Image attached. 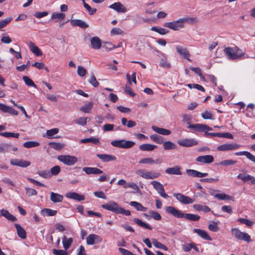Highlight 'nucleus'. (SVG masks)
<instances>
[{"label": "nucleus", "mask_w": 255, "mask_h": 255, "mask_svg": "<svg viewBox=\"0 0 255 255\" xmlns=\"http://www.w3.org/2000/svg\"><path fill=\"white\" fill-rule=\"evenodd\" d=\"M165 210L166 213L177 218H184L190 221H198L200 219V216L198 215L183 213L173 206H167L166 207Z\"/></svg>", "instance_id": "obj_1"}, {"label": "nucleus", "mask_w": 255, "mask_h": 255, "mask_svg": "<svg viewBox=\"0 0 255 255\" xmlns=\"http://www.w3.org/2000/svg\"><path fill=\"white\" fill-rule=\"evenodd\" d=\"M101 207L105 210L112 211L117 214H120L128 216L131 214L130 211L125 210L114 201H110L106 204L102 205Z\"/></svg>", "instance_id": "obj_2"}, {"label": "nucleus", "mask_w": 255, "mask_h": 255, "mask_svg": "<svg viewBox=\"0 0 255 255\" xmlns=\"http://www.w3.org/2000/svg\"><path fill=\"white\" fill-rule=\"evenodd\" d=\"M232 236L239 240L247 243L251 242V236L247 233L241 232L238 228H232L231 230Z\"/></svg>", "instance_id": "obj_3"}, {"label": "nucleus", "mask_w": 255, "mask_h": 255, "mask_svg": "<svg viewBox=\"0 0 255 255\" xmlns=\"http://www.w3.org/2000/svg\"><path fill=\"white\" fill-rule=\"evenodd\" d=\"M232 236L239 240L247 243L251 242V236L247 233L241 232L238 228H232L231 230Z\"/></svg>", "instance_id": "obj_4"}, {"label": "nucleus", "mask_w": 255, "mask_h": 255, "mask_svg": "<svg viewBox=\"0 0 255 255\" xmlns=\"http://www.w3.org/2000/svg\"><path fill=\"white\" fill-rule=\"evenodd\" d=\"M232 236L239 240L247 243L251 242V236L247 233L241 232L238 228H232L231 230Z\"/></svg>", "instance_id": "obj_5"}, {"label": "nucleus", "mask_w": 255, "mask_h": 255, "mask_svg": "<svg viewBox=\"0 0 255 255\" xmlns=\"http://www.w3.org/2000/svg\"><path fill=\"white\" fill-rule=\"evenodd\" d=\"M136 173L141 177L147 179H153L160 176L159 173L153 171H147L143 169L138 170Z\"/></svg>", "instance_id": "obj_6"}, {"label": "nucleus", "mask_w": 255, "mask_h": 255, "mask_svg": "<svg viewBox=\"0 0 255 255\" xmlns=\"http://www.w3.org/2000/svg\"><path fill=\"white\" fill-rule=\"evenodd\" d=\"M58 159L64 164L71 166L76 163L78 159L76 157L69 155H62L58 157Z\"/></svg>", "instance_id": "obj_7"}, {"label": "nucleus", "mask_w": 255, "mask_h": 255, "mask_svg": "<svg viewBox=\"0 0 255 255\" xmlns=\"http://www.w3.org/2000/svg\"><path fill=\"white\" fill-rule=\"evenodd\" d=\"M163 26L175 31L179 30L184 27L181 18L172 22H165Z\"/></svg>", "instance_id": "obj_8"}, {"label": "nucleus", "mask_w": 255, "mask_h": 255, "mask_svg": "<svg viewBox=\"0 0 255 255\" xmlns=\"http://www.w3.org/2000/svg\"><path fill=\"white\" fill-rule=\"evenodd\" d=\"M173 196L175 197L179 202L184 204H190L194 202V199L181 193H175L173 194Z\"/></svg>", "instance_id": "obj_9"}, {"label": "nucleus", "mask_w": 255, "mask_h": 255, "mask_svg": "<svg viewBox=\"0 0 255 255\" xmlns=\"http://www.w3.org/2000/svg\"><path fill=\"white\" fill-rule=\"evenodd\" d=\"M173 196L175 197L179 202L184 204H190L194 202V199L181 193H175L173 194Z\"/></svg>", "instance_id": "obj_10"}, {"label": "nucleus", "mask_w": 255, "mask_h": 255, "mask_svg": "<svg viewBox=\"0 0 255 255\" xmlns=\"http://www.w3.org/2000/svg\"><path fill=\"white\" fill-rule=\"evenodd\" d=\"M151 184L162 197L167 198L169 197L168 195L165 193L163 185L159 182L153 181L151 182Z\"/></svg>", "instance_id": "obj_11"}, {"label": "nucleus", "mask_w": 255, "mask_h": 255, "mask_svg": "<svg viewBox=\"0 0 255 255\" xmlns=\"http://www.w3.org/2000/svg\"><path fill=\"white\" fill-rule=\"evenodd\" d=\"M102 242V238L100 236L96 234H90L86 238L87 244L89 245L100 243Z\"/></svg>", "instance_id": "obj_12"}, {"label": "nucleus", "mask_w": 255, "mask_h": 255, "mask_svg": "<svg viewBox=\"0 0 255 255\" xmlns=\"http://www.w3.org/2000/svg\"><path fill=\"white\" fill-rule=\"evenodd\" d=\"M10 163L12 165L18 166L23 168L29 166L31 164V162L29 161L18 159H11Z\"/></svg>", "instance_id": "obj_13"}, {"label": "nucleus", "mask_w": 255, "mask_h": 255, "mask_svg": "<svg viewBox=\"0 0 255 255\" xmlns=\"http://www.w3.org/2000/svg\"><path fill=\"white\" fill-rule=\"evenodd\" d=\"M190 127L197 131H202L204 132L205 133L206 131L212 130V128H211L209 127L207 125L203 124H197L192 125L190 126Z\"/></svg>", "instance_id": "obj_14"}, {"label": "nucleus", "mask_w": 255, "mask_h": 255, "mask_svg": "<svg viewBox=\"0 0 255 255\" xmlns=\"http://www.w3.org/2000/svg\"><path fill=\"white\" fill-rule=\"evenodd\" d=\"M65 196L67 198L72 199L78 201H83L85 199V196L84 195L79 194L75 192H69L65 195Z\"/></svg>", "instance_id": "obj_15"}, {"label": "nucleus", "mask_w": 255, "mask_h": 255, "mask_svg": "<svg viewBox=\"0 0 255 255\" xmlns=\"http://www.w3.org/2000/svg\"><path fill=\"white\" fill-rule=\"evenodd\" d=\"M193 232L194 233L197 234L200 237L202 238L204 240L207 241H211L212 238L209 235L208 233L205 231L199 229H194L193 230Z\"/></svg>", "instance_id": "obj_16"}, {"label": "nucleus", "mask_w": 255, "mask_h": 255, "mask_svg": "<svg viewBox=\"0 0 255 255\" xmlns=\"http://www.w3.org/2000/svg\"><path fill=\"white\" fill-rule=\"evenodd\" d=\"M237 178L241 179L244 182L249 181L251 184H255V177L250 174H239Z\"/></svg>", "instance_id": "obj_17"}, {"label": "nucleus", "mask_w": 255, "mask_h": 255, "mask_svg": "<svg viewBox=\"0 0 255 255\" xmlns=\"http://www.w3.org/2000/svg\"><path fill=\"white\" fill-rule=\"evenodd\" d=\"M239 144H222L217 147L219 151H228L238 149L240 147Z\"/></svg>", "instance_id": "obj_18"}, {"label": "nucleus", "mask_w": 255, "mask_h": 255, "mask_svg": "<svg viewBox=\"0 0 255 255\" xmlns=\"http://www.w3.org/2000/svg\"><path fill=\"white\" fill-rule=\"evenodd\" d=\"M110 8L115 10L118 12L124 13L127 11L126 7L120 2L114 3L110 6Z\"/></svg>", "instance_id": "obj_19"}, {"label": "nucleus", "mask_w": 255, "mask_h": 255, "mask_svg": "<svg viewBox=\"0 0 255 255\" xmlns=\"http://www.w3.org/2000/svg\"><path fill=\"white\" fill-rule=\"evenodd\" d=\"M196 160L203 163H211L214 161V157L211 155L199 156L197 157Z\"/></svg>", "instance_id": "obj_20"}, {"label": "nucleus", "mask_w": 255, "mask_h": 255, "mask_svg": "<svg viewBox=\"0 0 255 255\" xmlns=\"http://www.w3.org/2000/svg\"><path fill=\"white\" fill-rule=\"evenodd\" d=\"M176 49L177 52L183 58L189 60V57L190 56V54L186 48L181 46H177Z\"/></svg>", "instance_id": "obj_21"}, {"label": "nucleus", "mask_w": 255, "mask_h": 255, "mask_svg": "<svg viewBox=\"0 0 255 255\" xmlns=\"http://www.w3.org/2000/svg\"><path fill=\"white\" fill-rule=\"evenodd\" d=\"M83 170L87 174H100L103 172L97 167H85L83 168Z\"/></svg>", "instance_id": "obj_22"}, {"label": "nucleus", "mask_w": 255, "mask_h": 255, "mask_svg": "<svg viewBox=\"0 0 255 255\" xmlns=\"http://www.w3.org/2000/svg\"><path fill=\"white\" fill-rule=\"evenodd\" d=\"M97 156L102 161L107 162L111 161H115L117 158L115 155L106 154H98Z\"/></svg>", "instance_id": "obj_23"}, {"label": "nucleus", "mask_w": 255, "mask_h": 255, "mask_svg": "<svg viewBox=\"0 0 255 255\" xmlns=\"http://www.w3.org/2000/svg\"><path fill=\"white\" fill-rule=\"evenodd\" d=\"M224 51L230 59H236L241 56V55L236 54L234 50L231 47L226 48Z\"/></svg>", "instance_id": "obj_24"}, {"label": "nucleus", "mask_w": 255, "mask_h": 255, "mask_svg": "<svg viewBox=\"0 0 255 255\" xmlns=\"http://www.w3.org/2000/svg\"><path fill=\"white\" fill-rule=\"evenodd\" d=\"M165 172L166 173L168 174H174L180 175L182 174V172L180 171V167L178 166H175L172 167L167 168Z\"/></svg>", "instance_id": "obj_25"}, {"label": "nucleus", "mask_w": 255, "mask_h": 255, "mask_svg": "<svg viewBox=\"0 0 255 255\" xmlns=\"http://www.w3.org/2000/svg\"><path fill=\"white\" fill-rule=\"evenodd\" d=\"M161 163L162 160L159 158L153 160L151 158H144L139 161V163L141 164H160Z\"/></svg>", "instance_id": "obj_26"}, {"label": "nucleus", "mask_w": 255, "mask_h": 255, "mask_svg": "<svg viewBox=\"0 0 255 255\" xmlns=\"http://www.w3.org/2000/svg\"><path fill=\"white\" fill-rule=\"evenodd\" d=\"M91 45L93 49H99L101 47V40L98 37H93L91 39Z\"/></svg>", "instance_id": "obj_27"}, {"label": "nucleus", "mask_w": 255, "mask_h": 255, "mask_svg": "<svg viewBox=\"0 0 255 255\" xmlns=\"http://www.w3.org/2000/svg\"><path fill=\"white\" fill-rule=\"evenodd\" d=\"M71 24L74 26H79L82 28H86L89 26V25L84 21L80 19H72L70 21Z\"/></svg>", "instance_id": "obj_28"}, {"label": "nucleus", "mask_w": 255, "mask_h": 255, "mask_svg": "<svg viewBox=\"0 0 255 255\" xmlns=\"http://www.w3.org/2000/svg\"><path fill=\"white\" fill-rule=\"evenodd\" d=\"M133 221L135 224L143 229H148L149 230H152L153 229L152 227L150 225L142 222L140 219L138 218H134Z\"/></svg>", "instance_id": "obj_29"}, {"label": "nucleus", "mask_w": 255, "mask_h": 255, "mask_svg": "<svg viewBox=\"0 0 255 255\" xmlns=\"http://www.w3.org/2000/svg\"><path fill=\"white\" fill-rule=\"evenodd\" d=\"M14 226L16 228L18 236L22 239H25L26 238V233L24 229L18 224H15Z\"/></svg>", "instance_id": "obj_30"}, {"label": "nucleus", "mask_w": 255, "mask_h": 255, "mask_svg": "<svg viewBox=\"0 0 255 255\" xmlns=\"http://www.w3.org/2000/svg\"><path fill=\"white\" fill-rule=\"evenodd\" d=\"M50 200L53 203L61 202L63 200V196L58 193H56L53 192L50 193Z\"/></svg>", "instance_id": "obj_31"}, {"label": "nucleus", "mask_w": 255, "mask_h": 255, "mask_svg": "<svg viewBox=\"0 0 255 255\" xmlns=\"http://www.w3.org/2000/svg\"><path fill=\"white\" fill-rule=\"evenodd\" d=\"M150 138L153 141L157 143H172L169 141H164L162 136L156 134L151 135Z\"/></svg>", "instance_id": "obj_32"}, {"label": "nucleus", "mask_w": 255, "mask_h": 255, "mask_svg": "<svg viewBox=\"0 0 255 255\" xmlns=\"http://www.w3.org/2000/svg\"><path fill=\"white\" fill-rule=\"evenodd\" d=\"M151 128L155 132L162 135H169L171 133V131L169 129L162 128H159L156 126H153Z\"/></svg>", "instance_id": "obj_33"}, {"label": "nucleus", "mask_w": 255, "mask_h": 255, "mask_svg": "<svg viewBox=\"0 0 255 255\" xmlns=\"http://www.w3.org/2000/svg\"><path fill=\"white\" fill-rule=\"evenodd\" d=\"M29 48L31 51L36 56H39L42 55V53L41 52L40 49L32 42H30L29 44Z\"/></svg>", "instance_id": "obj_34"}, {"label": "nucleus", "mask_w": 255, "mask_h": 255, "mask_svg": "<svg viewBox=\"0 0 255 255\" xmlns=\"http://www.w3.org/2000/svg\"><path fill=\"white\" fill-rule=\"evenodd\" d=\"M129 205L134 207L137 211L145 212L147 210L146 207H143L140 203L136 201H131L129 203Z\"/></svg>", "instance_id": "obj_35"}, {"label": "nucleus", "mask_w": 255, "mask_h": 255, "mask_svg": "<svg viewBox=\"0 0 255 255\" xmlns=\"http://www.w3.org/2000/svg\"><path fill=\"white\" fill-rule=\"evenodd\" d=\"M73 243V238H70L67 239L65 236H64L62 238V243L63 247L65 250H67L71 246Z\"/></svg>", "instance_id": "obj_36"}, {"label": "nucleus", "mask_w": 255, "mask_h": 255, "mask_svg": "<svg viewBox=\"0 0 255 255\" xmlns=\"http://www.w3.org/2000/svg\"><path fill=\"white\" fill-rule=\"evenodd\" d=\"M193 208L198 211H203L204 213H208L211 211V209L207 206H203L200 204H194Z\"/></svg>", "instance_id": "obj_37"}, {"label": "nucleus", "mask_w": 255, "mask_h": 255, "mask_svg": "<svg viewBox=\"0 0 255 255\" xmlns=\"http://www.w3.org/2000/svg\"><path fill=\"white\" fill-rule=\"evenodd\" d=\"M57 213V210H52L50 208H44L41 210V214L43 216H54Z\"/></svg>", "instance_id": "obj_38"}, {"label": "nucleus", "mask_w": 255, "mask_h": 255, "mask_svg": "<svg viewBox=\"0 0 255 255\" xmlns=\"http://www.w3.org/2000/svg\"><path fill=\"white\" fill-rule=\"evenodd\" d=\"M215 197L220 200H233V198L225 193H218L215 195Z\"/></svg>", "instance_id": "obj_39"}, {"label": "nucleus", "mask_w": 255, "mask_h": 255, "mask_svg": "<svg viewBox=\"0 0 255 255\" xmlns=\"http://www.w3.org/2000/svg\"><path fill=\"white\" fill-rule=\"evenodd\" d=\"M152 242L153 245V246L156 247V248L162 249L164 251H167L168 248L166 246L162 244V243L158 242L157 240L155 239H152Z\"/></svg>", "instance_id": "obj_40"}, {"label": "nucleus", "mask_w": 255, "mask_h": 255, "mask_svg": "<svg viewBox=\"0 0 255 255\" xmlns=\"http://www.w3.org/2000/svg\"><path fill=\"white\" fill-rule=\"evenodd\" d=\"M65 17V14L63 13H53L51 18L52 19H55L56 21H61L63 20Z\"/></svg>", "instance_id": "obj_41"}, {"label": "nucleus", "mask_w": 255, "mask_h": 255, "mask_svg": "<svg viewBox=\"0 0 255 255\" xmlns=\"http://www.w3.org/2000/svg\"><path fill=\"white\" fill-rule=\"evenodd\" d=\"M157 147L154 144H140L139 149L143 151H151Z\"/></svg>", "instance_id": "obj_42"}, {"label": "nucleus", "mask_w": 255, "mask_h": 255, "mask_svg": "<svg viewBox=\"0 0 255 255\" xmlns=\"http://www.w3.org/2000/svg\"><path fill=\"white\" fill-rule=\"evenodd\" d=\"M181 19L183 24V26H184V23H185L193 24L198 22V20L196 17H185Z\"/></svg>", "instance_id": "obj_43"}, {"label": "nucleus", "mask_w": 255, "mask_h": 255, "mask_svg": "<svg viewBox=\"0 0 255 255\" xmlns=\"http://www.w3.org/2000/svg\"><path fill=\"white\" fill-rule=\"evenodd\" d=\"M186 173L189 176L201 178L202 172L193 169H188L186 170Z\"/></svg>", "instance_id": "obj_44"}, {"label": "nucleus", "mask_w": 255, "mask_h": 255, "mask_svg": "<svg viewBox=\"0 0 255 255\" xmlns=\"http://www.w3.org/2000/svg\"><path fill=\"white\" fill-rule=\"evenodd\" d=\"M93 106V102H90L87 105H85L81 107L80 110L85 113H89L90 112Z\"/></svg>", "instance_id": "obj_45"}, {"label": "nucleus", "mask_w": 255, "mask_h": 255, "mask_svg": "<svg viewBox=\"0 0 255 255\" xmlns=\"http://www.w3.org/2000/svg\"><path fill=\"white\" fill-rule=\"evenodd\" d=\"M64 144H49V147H48L47 149V151L49 154H51L50 152L51 149H55L56 150H60L64 147Z\"/></svg>", "instance_id": "obj_46"}, {"label": "nucleus", "mask_w": 255, "mask_h": 255, "mask_svg": "<svg viewBox=\"0 0 255 255\" xmlns=\"http://www.w3.org/2000/svg\"><path fill=\"white\" fill-rule=\"evenodd\" d=\"M151 30L156 32L161 35H164L168 33V30L163 28H159L155 26L152 27Z\"/></svg>", "instance_id": "obj_47"}, {"label": "nucleus", "mask_w": 255, "mask_h": 255, "mask_svg": "<svg viewBox=\"0 0 255 255\" xmlns=\"http://www.w3.org/2000/svg\"><path fill=\"white\" fill-rule=\"evenodd\" d=\"M208 229L210 231L213 232H217L220 229L218 223L216 222H213L211 224H210L208 225Z\"/></svg>", "instance_id": "obj_48"}, {"label": "nucleus", "mask_w": 255, "mask_h": 255, "mask_svg": "<svg viewBox=\"0 0 255 255\" xmlns=\"http://www.w3.org/2000/svg\"><path fill=\"white\" fill-rule=\"evenodd\" d=\"M22 79L26 85L30 87H33L34 88L37 87V86L35 84L33 81L31 79H30L28 76H24L23 77Z\"/></svg>", "instance_id": "obj_49"}, {"label": "nucleus", "mask_w": 255, "mask_h": 255, "mask_svg": "<svg viewBox=\"0 0 255 255\" xmlns=\"http://www.w3.org/2000/svg\"><path fill=\"white\" fill-rule=\"evenodd\" d=\"M237 221L240 223L245 224L249 227H252L254 224V222L245 218H239Z\"/></svg>", "instance_id": "obj_50"}, {"label": "nucleus", "mask_w": 255, "mask_h": 255, "mask_svg": "<svg viewBox=\"0 0 255 255\" xmlns=\"http://www.w3.org/2000/svg\"><path fill=\"white\" fill-rule=\"evenodd\" d=\"M128 188H131L136 191L137 193H140V190L137 185L133 182L128 183L126 186H124V188L127 189Z\"/></svg>", "instance_id": "obj_51"}, {"label": "nucleus", "mask_w": 255, "mask_h": 255, "mask_svg": "<svg viewBox=\"0 0 255 255\" xmlns=\"http://www.w3.org/2000/svg\"><path fill=\"white\" fill-rule=\"evenodd\" d=\"M37 173L44 178H49L51 177L50 173L48 170H39L37 171Z\"/></svg>", "instance_id": "obj_52"}, {"label": "nucleus", "mask_w": 255, "mask_h": 255, "mask_svg": "<svg viewBox=\"0 0 255 255\" xmlns=\"http://www.w3.org/2000/svg\"><path fill=\"white\" fill-rule=\"evenodd\" d=\"M0 135H2L6 137H15L18 138L19 136V134L18 133H13L9 132H5L0 133Z\"/></svg>", "instance_id": "obj_53"}, {"label": "nucleus", "mask_w": 255, "mask_h": 255, "mask_svg": "<svg viewBox=\"0 0 255 255\" xmlns=\"http://www.w3.org/2000/svg\"><path fill=\"white\" fill-rule=\"evenodd\" d=\"M25 190L28 196H35L37 194V191L31 188L26 187L25 188Z\"/></svg>", "instance_id": "obj_54"}, {"label": "nucleus", "mask_w": 255, "mask_h": 255, "mask_svg": "<svg viewBox=\"0 0 255 255\" xmlns=\"http://www.w3.org/2000/svg\"><path fill=\"white\" fill-rule=\"evenodd\" d=\"M12 19V17H8L3 20H0V29L5 27Z\"/></svg>", "instance_id": "obj_55"}, {"label": "nucleus", "mask_w": 255, "mask_h": 255, "mask_svg": "<svg viewBox=\"0 0 255 255\" xmlns=\"http://www.w3.org/2000/svg\"><path fill=\"white\" fill-rule=\"evenodd\" d=\"M236 161L232 159L224 160L219 162V165L224 166H229L236 164Z\"/></svg>", "instance_id": "obj_56"}, {"label": "nucleus", "mask_w": 255, "mask_h": 255, "mask_svg": "<svg viewBox=\"0 0 255 255\" xmlns=\"http://www.w3.org/2000/svg\"><path fill=\"white\" fill-rule=\"evenodd\" d=\"M160 66L165 68H170L171 67V64L167 62V59L165 57H163L161 59Z\"/></svg>", "instance_id": "obj_57"}, {"label": "nucleus", "mask_w": 255, "mask_h": 255, "mask_svg": "<svg viewBox=\"0 0 255 255\" xmlns=\"http://www.w3.org/2000/svg\"><path fill=\"white\" fill-rule=\"evenodd\" d=\"M58 129L57 128H52L50 130H47L46 132L47 137L48 138L53 137V136L58 133Z\"/></svg>", "instance_id": "obj_58"}, {"label": "nucleus", "mask_w": 255, "mask_h": 255, "mask_svg": "<svg viewBox=\"0 0 255 255\" xmlns=\"http://www.w3.org/2000/svg\"><path fill=\"white\" fill-rule=\"evenodd\" d=\"M60 167L58 165L54 166L50 170V174L51 175H57L60 172Z\"/></svg>", "instance_id": "obj_59"}, {"label": "nucleus", "mask_w": 255, "mask_h": 255, "mask_svg": "<svg viewBox=\"0 0 255 255\" xmlns=\"http://www.w3.org/2000/svg\"><path fill=\"white\" fill-rule=\"evenodd\" d=\"M124 34V31L120 28H113L111 31L112 35H121Z\"/></svg>", "instance_id": "obj_60"}, {"label": "nucleus", "mask_w": 255, "mask_h": 255, "mask_svg": "<svg viewBox=\"0 0 255 255\" xmlns=\"http://www.w3.org/2000/svg\"><path fill=\"white\" fill-rule=\"evenodd\" d=\"M87 118L82 117L75 120V123L77 124L85 126L87 124Z\"/></svg>", "instance_id": "obj_61"}, {"label": "nucleus", "mask_w": 255, "mask_h": 255, "mask_svg": "<svg viewBox=\"0 0 255 255\" xmlns=\"http://www.w3.org/2000/svg\"><path fill=\"white\" fill-rule=\"evenodd\" d=\"M89 83L95 87H97L99 86V83L97 81L96 78L93 73L92 74L91 78L89 80Z\"/></svg>", "instance_id": "obj_62"}, {"label": "nucleus", "mask_w": 255, "mask_h": 255, "mask_svg": "<svg viewBox=\"0 0 255 255\" xmlns=\"http://www.w3.org/2000/svg\"><path fill=\"white\" fill-rule=\"evenodd\" d=\"M77 73L79 76L83 77L86 73V70L83 67L81 66H78L77 68Z\"/></svg>", "instance_id": "obj_63"}, {"label": "nucleus", "mask_w": 255, "mask_h": 255, "mask_svg": "<svg viewBox=\"0 0 255 255\" xmlns=\"http://www.w3.org/2000/svg\"><path fill=\"white\" fill-rule=\"evenodd\" d=\"M52 253L55 255H68V254L66 251L62 250L53 249Z\"/></svg>", "instance_id": "obj_64"}]
</instances>
